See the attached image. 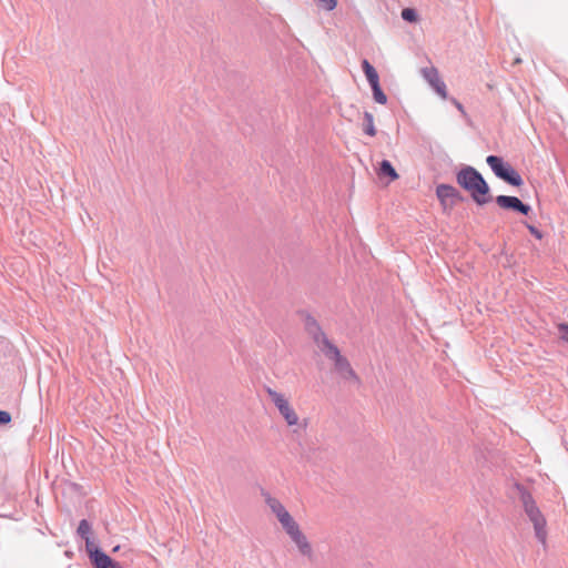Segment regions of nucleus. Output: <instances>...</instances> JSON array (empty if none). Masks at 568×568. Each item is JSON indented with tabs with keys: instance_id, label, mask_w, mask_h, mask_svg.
<instances>
[{
	"instance_id": "18",
	"label": "nucleus",
	"mask_w": 568,
	"mask_h": 568,
	"mask_svg": "<svg viewBox=\"0 0 568 568\" xmlns=\"http://www.w3.org/2000/svg\"><path fill=\"white\" fill-rule=\"evenodd\" d=\"M363 131L365 134L369 135V136H375L376 135V128H375V124H374V115L368 112V111H365L364 112V128H363Z\"/></svg>"
},
{
	"instance_id": "10",
	"label": "nucleus",
	"mask_w": 568,
	"mask_h": 568,
	"mask_svg": "<svg viewBox=\"0 0 568 568\" xmlns=\"http://www.w3.org/2000/svg\"><path fill=\"white\" fill-rule=\"evenodd\" d=\"M423 73L427 82L432 85L434 91L442 98L447 99L446 83L439 79L438 72L435 68H425Z\"/></svg>"
},
{
	"instance_id": "11",
	"label": "nucleus",
	"mask_w": 568,
	"mask_h": 568,
	"mask_svg": "<svg viewBox=\"0 0 568 568\" xmlns=\"http://www.w3.org/2000/svg\"><path fill=\"white\" fill-rule=\"evenodd\" d=\"M336 372L344 379H353L356 383H359V377L351 366V363L345 356H339L337 359L333 361Z\"/></svg>"
},
{
	"instance_id": "3",
	"label": "nucleus",
	"mask_w": 568,
	"mask_h": 568,
	"mask_svg": "<svg viewBox=\"0 0 568 568\" xmlns=\"http://www.w3.org/2000/svg\"><path fill=\"white\" fill-rule=\"evenodd\" d=\"M486 163L496 178L510 186L520 187L524 185V179L519 172L509 162L505 161L504 158L491 154L486 158Z\"/></svg>"
},
{
	"instance_id": "24",
	"label": "nucleus",
	"mask_w": 568,
	"mask_h": 568,
	"mask_svg": "<svg viewBox=\"0 0 568 568\" xmlns=\"http://www.w3.org/2000/svg\"><path fill=\"white\" fill-rule=\"evenodd\" d=\"M12 417L11 414L7 410H0V425L10 424Z\"/></svg>"
},
{
	"instance_id": "20",
	"label": "nucleus",
	"mask_w": 568,
	"mask_h": 568,
	"mask_svg": "<svg viewBox=\"0 0 568 568\" xmlns=\"http://www.w3.org/2000/svg\"><path fill=\"white\" fill-rule=\"evenodd\" d=\"M557 329H558L560 339L568 344V323L561 322V323L557 324Z\"/></svg>"
},
{
	"instance_id": "6",
	"label": "nucleus",
	"mask_w": 568,
	"mask_h": 568,
	"mask_svg": "<svg viewBox=\"0 0 568 568\" xmlns=\"http://www.w3.org/2000/svg\"><path fill=\"white\" fill-rule=\"evenodd\" d=\"M266 504L268 505L271 510L276 515L278 521L281 523L285 531L297 524L294 520V518L290 515V513L285 509V507L282 505V503L276 498L267 496Z\"/></svg>"
},
{
	"instance_id": "17",
	"label": "nucleus",
	"mask_w": 568,
	"mask_h": 568,
	"mask_svg": "<svg viewBox=\"0 0 568 568\" xmlns=\"http://www.w3.org/2000/svg\"><path fill=\"white\" fill-rule=\"evenodd\" d=\"M369 87H371V90L373 93L374 101L378 104H383V105L386 104L388 99H387V95L385 94V92L383 91L379 81L375 82L373 84H369Z\"/></svg>"
},
{
	"instance_id": "22",
	"label": "nucleus",
	"mask_w": 568,
	"mask_h": 568,
	"mask_svg": "<svg viewBox=\"0 0 568 568\" xmlns=\"http://www.w3.org/2000/svg\"><path fill=\"white\" fill-rule=\"evenodd\" d=\"M532 212V209L529 204L524 203L521 200L517 206L516 213L521 214L524 216H529V214Z\"/></svg>"
},
{
	"instance_id": "13",
	"label": "nucleus",
	"mask_w": 568,
	"mask_h": 568,
	"mask_svg": "<svg viewBox=\"0 0 568 568\" xmlns=\"http://www.w3.org/2000/svg\"><path fill=\"white\" fill-rule=\"evenodd\" d=\"M77 532L82 539H84L88 552L89 548L97 547L92 540L91 524L87 519L80 520Z\"/></svg>"
},
{
	"instance_id": "5",
	"label": "nucleus",
	"mask_w": 568,
	"mask_h": 568,
	"mask_svg": "<svg viewBox=\"0 0 568 568\" xmlns=\"http://www.w3.org/2000/svg\"><path fill=\"white\" fill-rule=\"evenodd\" d=\"M436 196L444 210L453 209L465 200L464 195L452 184L442 183L436 186Z\"/></svg>"
},
{
	"instance_id": "4",
	"label": "nucleus",
	"mask_w": 568,
	"mask_h": 568,
	"mask_svg": "<svg viewBox=\"0 0 568 568\" xmlns=\"http://www.w3.org/2000/svg\"><path fill=\"white\" fill-rule=\"evenodd\" d=\"M266 393L275 407L277 408L278 413L282 415V417L285 419L288 426H294L298 422V417L294 410V408L290 405L288 400L285 398V396L275 389H272L271 387L266 388Z\"/></svg>"
},
{
	"instance_id": "1",
	"label": "nucleus",
	"mask_w": 568,
	"mask_h": 568,
	"mask_svg": "<svg viewBox=\"0 0 568 568\" xmlns=\"http://www.w3.org/2000/svg\"><path fill=\"white\" fill-rule=\"evenodd\" d=\"M457 184L467 193L478 205L484 206L493 201L490 186L483 174L471 165H462L456 172Z\"/></svg>"
},
{
	"instance_id": "21",
	"label": "nucleus",
	"mask_w": 568,
	"mask_h": 568,
	"mask_svg": "<svg viewBox=\"0 0 568 568\" xmlns=\"http://www.w3.org/2000/svg\"><path fill=\"white\" fill-rule=\"evenodd\" d=\"M524 225L526 226V229L529 231V233L537 240H541L544 237V233L538 229L536 227L535 225L528 223V222H523Z\"/></svg>"
},
{
	"instance_id": "9",
	"label": "nucleus",
	"mask_w": 568,
	"mask_h": 568,
	"mask_svg": "<svg viewBox=\"0 0 568 568\" xmlns=\"http://www.w3.org/2000/svg\"><path fill=\"white\" fill-rule=\"evenodd\" d=\"M286 534L291 537V539L295 542L300 552L304 556L312 557V546L308 542L305 535L301 531L298 525H294L292 528L286 530Z\"/></svg>"
},
{
	"instance_id": "16",
	"label": "nucleus",
	"mask_w": 568,
	"mask_h": 568,
	"mask_svg": "<svg viewBox=\"0 0 568 568\" xmlns=\"http://www.w3.org/2000/svg\"><path fill=\"white\" fill-rule=\"evenodd\" d=\"M362 70L366 77L368 84H373L379 81V75L375 67L367 59L362 60Z\"/></svg>"
},
{
	"instance_id": "8",
	"label": "nucleus",
	"mask_w": 568,
	"mask_h": 568,
	"mask_svg": "<svg viewBox=\"0 0 568 568\" xmlns=\"http://www.w3.org/2000/svg\"><path fill=\"white\" fill-rule=\"evenodd\" d=\"M89 559L94 568H122L121 565L106 555L101 547L89 548Z\"/></svg>"
},
{
	"instance_id": "14",
	"label": "nucleus",
	"mask_w": 568,
	"mask_h": 568,
	"mask_svg": "<svg viewBox=\"0 0 568 568\" xmlns=\"http://www.w3.org/2000/svg\"><path fill=\"white\" fill-rule=\"evenodd\" d=\"M322 349V352L324 353V355L332 359V361H335L337 359L339 356H342L338 347L333 344L328 338L327 336L324 337L322 341H321V345H318Z\"/></svg>"
},
{
	"instance_id": "19",
	"label": "nucleus",
	"mask_w": 568,
	"mask_h": 568,
	"mask_svg": "<svg viewBox=\"0 0 568 568\" xmlns=\"http://www.w3.org/2000/svg\"><path fill=\"white\" fill-rule=\"evenodd\" d=\"M400 17L404 21L409 23H416L419 20V14L414 8H404L400 12Z\"/></svg>"
},
{
	"instance_id": "15",
	"label": "nucleus",
	"mask_w": 568,
	"mask_h": 568,
	"mask_svg": "<svg viewBox=\"0 0 568 568\" xmlns=\"http://www.w3.org/2000/svg\"><path fill=\"white\" fill-rule=\"evenodd\" d=\"M378 175L387 178L390 182L399 178L392 162L385 159L379 163Z\"/></svg>"
},
{
	"instance_id": "25",
	"label": "nucleus",
	"mask_w": 568,
	"mask_h": 568,
	"mask_svg": "<svg viewBox=\"0 0 568 568\" xmlns=\"http://www.w3.org/2000/svg\"><path fill=\"white\" fill-rule=\"evenodd\" d=\"M449 100L463 115H466L464 105L456 98H450Z\"/></svg>"
},
{
	"instance_id": "7",
	"label": "nucleus",
	"mask_w": 568,
	"mask_h": 568,
	"mask_svg": "<svg viewBox=\"0 0 568 568\" xmlns=\"http://www.w3.org/2000/svg\"><path fill=\"white\" fill-rule=\"evenodd\" d=\"M298 314L303 318L307 334L313 338L315 344L321 345V341L326 337V334L323 332L317 320L306 311H300Z\"/></svg>"
},
{
	"instance_id": "2",
	"label": "nucleus",
	"mask_w": 568,
	"mask_h": 568,
	"mask_svg": "<svg viewBox=\"0 0 568 568\" xmlns=\"http://www.w3.org/2000/svg\"><path fill=\"white\" fill-rule=\"evenodd\" d=\"M515 487L519 493V499L523 504L524 511L534 525L537 540L545 545L547 539V521L545 516L541 514L534 497L524 485L516 483Z\"/></svg>"
},
{
	"instance_id": "12",
	"label": "nucleus",
	"mask_w": 568,
	"mask_h": 568,
	"mask_svg": "<svg viewBox=\"0 0 568 568\" xmlns=\"http://www.w3.org/2000/svg\"><path fill=\"white\" fill-rule=\"evenodd\" d=\"M495 202L500 209L516 213L520 199L515 195H497Z\"/></svg>"
},
{
	"instance_id": "23",
	"label": "nucleus",
	"mask_w": 568,
	"mask_h": 568,
	"mask_svg": "<svg viewBox=\"0 0 568 568\" xmlns=\"http://www.w3.org/2000/svg\"><path fill=\"white\" fill-rule=\"evenodd\" d=\"M318 3L326 9L327 11H332L337 7V0H317Z\"/></svg>"
}]
</instances>
